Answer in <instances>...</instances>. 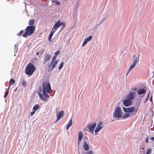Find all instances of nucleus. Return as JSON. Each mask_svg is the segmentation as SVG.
Segmentation results:
<instances>
[{"label":"nucleus","mask_w":154,"mask_h":154,"mask_svg":"<svg viewBox=\"0 0 154 154\" xmlns=\"http://www.w3.org/2000/svg\"><path fill=\"white\" fill-rule=\"evenodd\" d=\"M42 87L43 94L41 93L42 89L40 86L39 87L38 94L40 99L42 100L46 101L47 100L48 98L49 97L47 93H51L52 91V90L50 83L47 81H45L43 83Z\"/></svg>","instance_id":"1"},{"label":"nucleus","mask_w":154,"mask_h":154,"mask_svg":"<svg viewBox=\"0 0 154 154\" xmlns=\"http://www.w3.org/2000/svg\"><path fill=\"white\" fill-rule=\"evenodd\" d=\"M35 69L34 65L32 63H29L27 65L26 67L25 72L28 75H31L33 74Z\"/></svg>","instance_id":"2"},{"label":"nucleus","mask_w":154,"mask_h":154,"mask_svg":"<svg viewBox=\"0 0 154 154\" xmlns=\"http://www.w3.org/2000/svg\"><path fill=\"white\" fill-rule=\"evenodd\" d=\"M35 29L34 26H28L26 27L23 36L26 38L27 36H30L33 33Z\"/></svg>","instance_id":"3"},{"label":"nucleus","mask_w":154,"mask_h":154,"mask_svg":"<svg viewBox=\"0 0 154 154\" xmlns=\"http://www.w3.org/2000/svg\"><path fill=\"white\" fill-rule=\"evenodd\" d=\"M124 111L125 112L131 113L132 115L134 116L136 114L138 109V107L135 108L134 107L126 108L124 107H123Z\"/></svg>","instance_id":"4"},{"label":"nucleus","mask_w":154,"mask_h":154,"mask_svg":"<svg viewBox=\"0 0 154 154\" xmlns=\"http://www.w3.org/2000/svg\"><path fill=\"white\" fill-rule=\"evenodd\" d=\"M123 113L120 107H117L116 108L114 114V116L116 118H120L122 117Z\"/></svg>","instance_id":"5"},{"label":"nucleus","mask_w":154,"mask_h":154,"mask_svg":"<svg viewBox=\"0 0 154 154\" xmlns=\"http://www.w3.org/2000/svg\"><path fill=\"white\" fill-rule=\"evenodd\" d=\"M89 141L88 138L87 137H85L84 138L83 144V147L85 150L87 151L89 149Z\"/></svg>","instance_id":"6"},{"label":"nucleus","mask_w":154,"mask_h":154,"mask_svg":"<svg viewBox=\"0 0 154 154\" xmlns=\"http://www.w3.org/2000/svg\"><path fill=\"white\" fill-rule=\"evenodd\" d=\"M96 125V123L94 122L92 123L89 124L87 126L90 131L92 134H94V131Z\"/></svg>","instance_id":"7"},{"label":"nucleus","mask_w":154,"mask_h":154,"mask_svg":"<svg viewBox=\"0 0 154 154\" xmlns=\"http://www.w3.org/2000/svg\"><path fill=\"white\" fill-rule=\"evenodd\" d=\"M134 62L130 66L128 71V72L127 73V75L128 73L136 65V63H137L138 62L139 60V57H136L135 59H134Z\"/></svg>","instance_id":"8"},{"label":"nucleus","mask_w":154,"mask_h":154,"mask_svg":"<svg viewBox=\"0 0 154 154\" xmlns=\"http://www.w3.org/2000/svg\"><path fill=\"white\" fill-rule=\"evenodd\" d=\"M132 103V101L127 99H125L123 101V105L126 107L131 106V105Z\"/></svg>","instance_id":"9"},{"label":"nucleus","mask_w":154,"mask_h":154,"mask_svg":"<svg viewBox=\"0 0 154 154\" xmlns=\"http://www.w3.org/2000/svg\"><path fill=\"white\" fill-rule=\"evenodd\" d=\"M102 123L101 122H99L97 124V127L96 128L95 131V133H97L103 127V126H102ZM97 134L96 133L95 135Z\"/></svg>","instance_id":"10"},{"label":"nucleus","mask_w":154,"mask_h":154,"mask_svg":"<svg viewBox=\"0 0 154 154\" xmlns=\"http://www.w3.org/2000/svg\"><path fill=\"white\" fill-rule=\"evenodd\" d=\"M64 116V111H60L57 115V118L56 121H57L61 118L63 117Z\"/></svg>","instance_id":"11"},{"label":"nucleus","mask_w":154,"mask_h":154,"mask_svg":"<svg viewBox=\"0 0 154 154\" xmlns=\"http://www.w3.org/2000/svg\"><path fill=\"white\" fill-rule=\"evenodd\" d=\"M146 92V87H145V88H142L139 89L137 91V94L138 95H141L142 94H145Z\"/></svg>","instance_id":"12"},{"label":"nucleus","mask_w":154,"mask_h":154,"mask_svg":"<svg viewBox=\"0 0 154 154\" xmlns=\"http://www.w3.org/2000/svg\"><path fill=\"white\" fill-rule=\"evenodd\" d=\"M134 93H135V92H130L127 96V99L131 100H133L134 98Z\"/></svg>","instance_id":"13"},{"label":"nucleus","mask_w":154,"mask_h":154,"mask_svg":"<svg viewBox=\"0 0 154 154\" xmlns=\"http://www.w3.org/2000/svg\"><path fill=\"white\" fill-rule=\"evenodd\" d=\"M60 21H58L54 25L53 27L52 28V30L55 32L57 29L59 28V24H58V23Z\"/></svg>","instance_id":"14"},{"label":"nucleus","mask_w":154,"mask_h":154,"mask_svg":"<svg viewBox=\"0 0 154 154\" xmlns=\"http://www.w3.org/2000/svg\"><path fill=\"white\" fill-rule=\"evenodd\" d=\"M51 57V56L48 54H47L45 55L44 58V63L45 64L49 60Z\"/></svg>","instance_id":"15"},{"label":"nucleus","mask_w":154,"mask_h":154,"mask_svg":"<svg viewBox=\"0 0 154 154\" xmlns=\"http://www.w3.org/2000/svg\"><path fill=\"white\" fill-rule=\"evenodd\" d=\"M15 82V81L14 80V79H10L9 81V86L8 88V89H9V87L10 86L12 85H13L14 84Z\"/></svg>","instance_id":"16"},{"label":"nucleus","mask_w":154,"mask_h":154,"mask_svg":"<svg viewBox=\"0 0 154 154\" xmlns=\"http://www.w3.org/2000/svg\"><path fill=\"white\" fill-rule=\"evenodd\" d=\"M72 125V119H71L69 122L68 123L66 127V129L68 130L69 129L70 127Z\"/></svg>","instance_id":"17"},{"label":"nucleus","mask_w":154,"mask_h":154,"mask_svg":"<svg viewBox=\"0 0 154 154\" xmlns=\"http://www.w3.org/2000/svg\"><path fill=\"white\" fill-rule=\"evenodd\" d=\"M82 138V131H80L79 133L78 140H81Z\"/></svg>","instance_id":"18"},{"label":"nucleus","mask_w":154,"mask_h":154,"mask_svg":"<svg viewBox=\"0 0 154 154\" xmlns=\"http://www.w3.org/2000/svg\"><path fill=\"white\" fill-rule=\"evenodd\" d=\"M59 61V60H57V61H55L53 63H52V65L51 67V69H53L55 67V66H56V65L57 63V62Z\"/></svg>","instance_id":"19"},{"label":"nucleus","mask_w":154,"mask_h":154,"mask_svg":"<svg viewBox=\"0 0 154 154\" xmlns=\"http://www.w3.org/2000/svg\"><path fill=\"white\" fill-rule=\"evenodd\" d=\"M39 108V106L38 104L35 105L33 107V110L36 112Z\"/></svg>","instance_id":"20"},{"label":"nucleus","mask_w":154,"mask_h":154,"mask_svg":"<svg viewBox=\"0 0 154 154\" xmlns=\"http://www.w3.org/2000/svg\"><path fill=\"white\" fill-rule=\"evenodd\" d=\"M35 20L33 19L30 20L29 22V26H33Z\"/></svg>","instance_id":"21"},{"label":"nucleus","mask_w":154,"mask_h":154,"mask_svg":"<svg viewBox=\"0 0 154 154\" xmlns=\"http://www.w3.org/2000/svg\"><path fill=\"white\" fill-rule=\"evenodd\" d=\"M54 32H54L52 30L51 32L50 33L49 35V37L48 38V40L49 41H51V38L52 37V36H53V35L54 33Z\"/></svg>","instance_id":"22"},{"label":"nucleus","mask_w":154,"mask_h":154,"mask_svg":"<svg viewBox=\"0 0 154 154\" xmlns=\"http://www.w3.org/2000/svg\"><path fill=\"white\" fill-rule=\"evenodd\" d=\"M130 115V114L128 113H125L124 115H122V118L123 119L125 118L128 117Z\"/></svg>","instance_id":"23"},{"label":"nucleus","mask_w":154,"mask_h":154,"mask_svg":"<svg viewBox=\"0 0 154 154\" xmlns=\"http://www.w3.org/2000/svg\"><path fill=\"white\" fill-rule=\"evenodd\" d=\"M92 38V36H90L88 38H85V40L87 41V42H88L90 41L91 40Z\"/></svg>","instance_id":"24"},{"label":"nucleus","mask_w":154,"mask_h":154,"mask_svg":"<svg viewBox=\"0 0 154 154\" xmlns=\"http://www.w3.org/2000/svg\"><path fill=\"white\" fill-rule=\"evenodd\" d=\"M152 152V149L151 148L149 149L147 151V152L146 154H150Z\"/></svg>","instance_id":"25"},{"label":"nucleus","mask_w":154,"mask_h":154,"mask_svg":"<svg viewBox=\"0 0 154 154\" xmlns=\"http://www.w3.org/2000/svg\"><path fill=\"white\" fill-rule=\"evenodd\" d=\"M56 59V56H54L52 58V60L51 61V65H52V63L54 62V60H55Z\"/></svg>","instance_id":"26"},{"label":"nucleus","mask_w":154,"mask_h":154,"mask_svg":"<svg viewBox=\"0 0 154 154\" xmlns=\"http://www.w3.org/2000/svg\"><path fill=\"white\" fill-rule=\"evenodd\" d=\"M24 31L23 30H21L20 32L17 34V35L20 36L23 33Z\"/></svg>","instance_id":"27"},{"label":"nucleus","mask_w":154,"mask_h":154,"mask_svg":"<svg viewBox=\"0 0 154 154\" xmlns=\"http://www.w3.org/2000/svg\"><path fill=\"white\" fill-rule=\"evenodd\" d=\"M63 64H64V63L63 62H62L60 64V65H59V69H61V68H62V67H63Z\"/></svg>","instance_id":"28"},{"label":"nucleus","mask_w":154,"mask_h":154,"mask_svg":"<svg viewBox=\"0 0 154 154\" xmlns=\"http://www.w3.org/2000/svg\"><path fill=\"white\" fill-rule=\"evenodd\" d=\"M58 21H60L58 23V24H59V26L61 25H63V27H64L65 26V24H64L62 22L60 23V20H59Z\"/></svg>","instance_id":"29"},{"label":"nucleus","mask_w":154,"mask_h":154,"mask_svg":"<svg viewBox=\"0 0 154 154\" xmlns=\"http://www.w3.org/2000/svg\"><path fill=\"white\" fill-rule=\"evenodd\" d=\"M60 52V51L59 50H57L54 53V56H57V55H58Z\"/></svg>","instance_id":"30"},{"label":"nucleus","mask_w":154,"mask_h":154,"mask_svg":"<svg viewBox=\"0 0 154 154\" xmlns=\"http://www.w3.org/2000/svg\"><path fill=\"white\" fill-rule=\"evenodd\" d=\"M26 82L24 81H23L22 82V85L24 87H25L26 85Z\"/></svg>","instance_id":"31"},{"label":"nucleus","mask_w":154,"mask_h":154,"mask_svg":"<svg viewBox=\"0 0 154 154\" xmlns=\"http://www.w3.org/2000/svg\"><path fill=\"white\" fill-rule=\"evenodd\" d=\"M87 41H86L85 40H84V41L82 45V47L84 46V45H85L87 44Z\"/></svg>","instance_id":"32"},{"label":"nucleus","mask_w":154,"mask_h":154,"mask_svg":"<svg viewBox=\"0 0 154 154\" xmlns=\"http://www.w3.org/2000/svg\"><path fill=\"white\" fill-rule=\"evenodd\" d=\"M35 112L33 110L32 112H30V115L31 116H32L34 114Z\"/></svg>","instance_id":"33"},{"label":"nucleus","mask_w":154,"mask_h":154,"mask_svg":"<svg viewBox=\"0 0 154 154\" xmlns=\"http://www.w3.org/2000/svg\"><path fill=\"white\" fill-rule=\"evenodd\" d=\"M8 91L4 95V97H6L7 96V95H8Z\"/></svg>","instance_id":"34"},{"label":"nucleus","mask_w":154,"mask_h":154,"mask_svg":"<svg viewBox=\"0 0 154 154\" xmlns=\"http://www.w3.org/2000/svg\"><path fill=\"white\" fill-rule=\"evenodd\" d=\"M87 154H93V152L92 151H90L87 152Z\"/></svg>","instance_id":"35"},{"label":"nucleus","mask_w":154,"mask_h":154,"mask_svg":"<svg viewBox=\"0 0 154 154\" xmlns=\"http://www.w3.org/2000/svg\"><path fill=\"white\" fill-rule=\"evenodd\" d=\"M146 143H148V137H147L146 140Z\"/></svg>","instance_id":"36"},{"label":"nucleus","mask_w":154,"mask_h":154,"mask_svg":"<svg viewBox=\"0 0 154 154\" xmlns=\"http://www.w3.org/2000/svg\"><path fill=\"white\" fill-rule=\"evenodd\" d=\"M55 4L56 5H60V2H55Z\"/></svg>","instance_id":"37"},{"label":"nucleus","mask_w":154,"mask_h":154,"mask_svg":"<svg viewBox=\"0 0 154 154\" xmlns=\"http://www.w3.org/2000/svg\"><path fill=\"white\" fill-rule=\"evenodd\" d=\"M150 100L151 101V102L152 101V95L151 97L150 98Z\"/></svg>","instance_id":"38"},{"label":"nucleus","mask_w":154,"mask_h":154,"mask_svg":"<svg viewBox=\"0 0 154 154\" xmlns=\"http://www.w3.org/2000/svg\"><path fill=\"white\" fill-rule=\"evenodd\" d=\"M81 141V140H78V143L79 145L80 143V142Z\"/></svg>","instance_id":"39"},{"label":"nucleus","mask_w":154,"mask_h":154,"mask_svg":"<svg viewBox=\"0 0 154 154\" xmlns=\"http://www.w3.org/2000/svg\"><path fill=\"white\" fill-rule=\"evenodd\" d=\"M17 88L15 89V90H14V91L15 92H16L17 91Z\"/></svg>","instance_id":"40"},{"label":"nucleus","mask_w":154,"mask_h":154,"mask_svg":"<svg viewBox=\"0 0 154 154\" xmlns=\"http://www.w3.org/2000/svg\"><path fill=\"white\" fill-rule=\"evenodd\" d=\"M136 90H137L136 88H134V89L133 90H134V91H136Z\"/></svg>","instance_id":"41"},{"label":"nucleus","mask_w":154,"mask_h":154,"mask_svg":"<svg viewBox=\"0 0 154 154\" xmlns=\"http://www.w3.org/2000/svg\"><path fill=\"white\" fill-rule=\"evenodd\" d=\"M149 93H148V96H147V97H149Z\"/></svg>","instance_id":"42"},{"label":"nucleus","mask_w":154,"mask_h":154,"mask_svg":"<svg viewBox=\"0 0 154 154\" xmlns=\"http://www.w3.org/2000/svg\"><path fill=\"white\" fill-rule=\"evenodd\" d=\"M55 2V1H54V0H52V3L54 2Z\"/></svg>","instance_id":"43"},{"label":"nucleus","mask_w":154,"mask_h":154,"mask_svg":"<svg viewBox=\"0 0 154 154\" xmlns=\"http://www.w3.org/2000/svg\"><path fill=\"white\" fill-rule=\"evenodd\" d=\"M39 54V52H38L37 53V55H38Z\"/></svg>","instance_id":"44"},{"label":"nucleus","mask_w":154,"mask_h":154,"mask_svg":"<svg viewBox=\"0 0 154 154\" xmlns=\"http://www.w3.org/2000/svg\"><path fill=\"white\" fill-rule=\"evenodd\" d=\"M44 50H43V51H42V52L41 53V54H42V53H43V51H44Z\"/></svg>","instance_id":"45"},{"label":"nucleus","mask_w":154,"mask_h":154,"mask_svg":"<svg viewBox=\"0 0 154 154\" xmlns=\"http://www.w3.org/2000/svg\"><path fill=\"white\" fill-rule=\"evenodd\" d=\"M133 58H134V57H135V56H133Z\"/></svg>","instance_id":"46"},{"label":"nucleus","mask_w":154,"mask_h":154,"mask_svg":"<svg viewBox=\"0 0 154 154\" xmlns=\"http://www.w3.org/2000/svg\"><path fill=\"white\" fill-rule=\"evenodd\" d=\"M148 98H149V97H147L146 98V100H147V99H148Z\"/></svg>","instance_id":"47"}]
</instances>
